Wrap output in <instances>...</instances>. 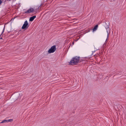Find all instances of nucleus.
Wrapping results in <instances>:
<instances>
[{
    "label": "nucleus",
    "mask_w": 126,
    "mask_h": 126,
    "mask_svg": "<svg viewBox=\"0 0 126 126\" xmlns=\"http://www.w3.org/2000/svg\"><path fill=\"white\" fill-rule=\"evenodd\" d=\"M7 122H12L13 121V120L12 119H10L9 120H7Z\"/></svg>",
    "instance_id": "nucleus-10"
},
{
    "label": "nucleus",
    "mask_w": 126,
    "mask_h": 126,
    "mask_svg": "<svg viewBox=\"0 0 126 126\" xmlns=\"http://www.w3.org/2000/svg\"><path fill=\"white\" fill-rule=\"evenodd\" d=\"M86 61L84 60H80L79 63L81 64H84L86 63Z\"/></svg>",
    "instance_id": "nucleus-5"
},
{
    "label": "nucleus",
    "mask_w": 126,
    "mask_h": 126,
    "mask_svg": "<svg viewBox=\"0 0 126 126\" xmlns=\"http://www.w3.org/2000/svg\"><path fill=\"white\" fill-rule=\"evenodd\" d=\"M29 27V25L27 20L25 21L24 22V23L23 24V26L21 27L22 29H27Z\"/></svg>",
    "instance_id": "nucleus-2"
},
{
    "label": "nucleus",
    "mask_w": 126,
    "mask_h": 126,
    "mask_svg": "<svg viewBox=\"0 0 126 126\" xmlns=\"http://www.w3.org/2000/svg\"><path fill=\"white\" fill-rule=\"evenodd\" d=\"M98 27V25H97L94 26V28L93 29V31H95L97 29Z\"/></svg>",
    "instance_id": "nucleus-7"
},
{
    "label": "nucleus",
    "mask_w": 126,
    "mask_h": 126,
    "mask_svg": "<svg viewBox=\"0 0 126 126\" xmlns=\"http://www.w3.org/2000/svg\"><path fill=\"white\" fill-rule=\"evenodd\" d=\"M2 1L1 0H0V5H1V4L2 3Z\"/></svg>",
    "instance_id": "nucleus-12"
},
{
    "label": "nucleus",
    "mask_w": 126,
    "mask_h": 126,
    "mask_svg": "<svg viewBox=\"0 0 126 126\" xmlns=\"http://www.w3.org/2000/svg\"><path fill=\"white\" fill-rule=\"evenodd\" d=\"M56 49V46L55 45L53 46L48 50V52L49 53H53L55 51Z\"/></svg>",
    "instance_id": "nucleus-3"
},
{
    "label": "nucleus",
    "mask_w": 126,
    "mask_h": 126,
    "mask_svg": "<svg viewBox=\"0 0 126 126\" xmlns=\"http://www.w3.org/2000/svg\"><path fill=\"white\" fill-rule=\"evenodd\" d=\"M36 17V16H32L30 18L29 21H32Z\"/></svg>",
    "instance_id": "nucleus-6"
},
{
    "label": "nucleus",
    "mask_w": 126,
    "mask_h": 126,
    "mask_svg": "<svg viewBox=\"0 0 126 126\" xmlns=\"http://www.w3.org/2000/svg\"><path fill=\"white\" fill-rule=\"evenodd\" d=\"M6 122H7V120H3L0 123H2Z\"/></svg>",
    "instance_id": "nucleus-9"
},
{
    "label": "nucleus",
    "mask_w": 126,
    "mask_h": 126,
    "mask_svg": "<svg viewBox=\"0 0 126 126\" xmlns=\"http://www.w3.org/2000/svg\"><path fill=\"white\" fill-rule=\"evenodd\" d=\"M105 27L106 29L107 30V32H108L107 30L108 29H109V26L108 25H107L105 26Z\"/></svg>",
    "instance_id": "nucleus-8"
},
{
    "label": "nucleus",
    "mask_w": 126,
    "mask_h": 126,
    "mask_svg": "<svg viewBox=\"0 0 126 126\" xmlns=\"http://www.w3.org/2000/svg\"><path fill=\"white\" fill-rule=\"evenodd\" d=\"M33 11L34 9L33 8H31L25 12L24 13L25 14H27L28 13L33 12Z\"/></svg>",
    "instance_id": "nucleus-4"
},
{
    "label": "nucleus",
    "mask_w": 126,
    "mask_h": 126,
    "mask_svg": "<svg viewBox=\"0 0 126 126\" xmlns=\"http://www.w3.org/2000/svg\"><path fill=\"white\" fill-rule=\"evenodd\" d=\"M4 29H5V26H4V27L3 30L2 31V32L1 33V34H0V37L1 36L2 34H3V33L4 32Z\"/></svg>",
    "instance_id": "nucleus-11"
},
{
    "label": "nucleus",
    "mask_w": 126,
    "mask_h": 126,
    "mask_svg": "<svg viewBox=\"0 0 126 126\" xmlns=\"http://www.w3.org/2000/svg\"><path fill=\"white\" fill-rule=\"evenodd\" d=\"M2 39V37L0 38V39Z\"/></svg>",
    "instance_id": "nucleus-13"
},
{
    "label": "nucleus",
    "mask_w": 126,
    "mask_h": 126,
    "mask_svg": "<svg viewBox=\"0 0 126 126\" xmlns=\"http://www.w3.org/2000/svg\"><path fill=\"white\" fill-rule=\"evenodd\" d=\"M79 57L77 56L73 58L69 62V64L75 65L78 64V63L79 62Z\"/></svg>",
    "instance_id": "nucleus-1"
}]
</instances>
